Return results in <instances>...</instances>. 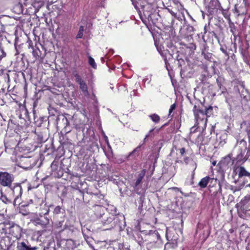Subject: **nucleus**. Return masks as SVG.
Instances as JSON below:
<instances>
[{
  "label": "nucleus",
  "mask_w": 250,
  "mask_h": 250,
  "mask_svg": "<svg viewBox=\"0 0 250 250\" xmlns=\"http://www.w3.org/2000/svg\"><path fill=\"white\" fill-rule=\"evenodd\" d=\"M236 148L238 150L236 157L237 160L238 162L244 163L250 155V139H249L248 146L247 142L244 140L238 141Z\"/></svg>",
  "instance_id": "f257e3e1"
},
{
  "label": "nucleus",
  "mask_w": 250,
  "mask_h": 250,
  "mask_svg": "<svg viewBox=\"0 0 250 250\" xmlns=\"http://www.w3.org/2000/svg\"><path fill=\"white\" fill-rule=\"evenodd\" d=\"M239 213H246L250 210V195H247L241 199V201L236 205Z\"/></svg>",
  "instance_id": "f03ea898"
},
{
  "label": "nucleus",
  "mask_w": 250,
  "mask_h": 250,
  "mask_svg": "<svg viewBox=\"0 0 250 250\" xmlns=\"http://www.w3.org/2000/svg\"><path fill=\"white\" fill-rule=\"evenodd\" d=\"M12 182V177L7 172H0V184L3 186H9Z\"/></svg>",
  "instance_id": "7ed1b4c3"
},
{
  "label": "nucleus",
  "mask_w": 250,
  "mask_h": 250,
  "mask_svg": "<svg viewBox=\"0 0 250 250\" xmlns=\"http://www.w3.org/2000/svg\"><path fill=\"white\" fill-rule=\"evenodd\" d=\"M76 82L80 85V88L83 92V94L86 95L88 94L87 86L85 83L81 79L78 74L75 75Z\"/></svg>",
  "instance_id": "20e7f679"
},
{
  "label": "nucleus",
  "mask_w": 250,
  "mask_h": 250,
  "mask_svg": "<svg viewBox=\"0 0 250 250\" xmlns=\"http://www.w3.org/2000/svg\"><path fill=\"white\" fill-rule=\"evenodd\" d=\"M238 172L239 177L247 176L250 179V173L247 171L243 167H235L233 169V172Z\"/></svg>",
  "instance_id": "39448f33"
},
{
  "label": "nucleus",
  "mask_w": 250,
  "mask_h": 250,
  "mask_svg": "<svg viewBox=\"0 0 250 250\" xmlns=\"http://www.w3.org/2000/svg\"><path fill=\"white\" fill-rule=\"evenodd\" d=\"M232 164V163L231 162V158L229 156H228L222 160L220 162L219 165L222 169H226L229 164L231 165Z\"/></svg>",
  "instance_id": "423d86ee"
},
{
  "label": "nucleus",
  "mask_w": 250,
  "mask_h": 250,
  "mask_svg": "<svg viewBox=\"0 0 250 250\" xmlns=\"http://www.w3.org/2000/svg\"><path fill=\"white\" fill-rule=\"evenodd\" d=\"M19 145V142H18L17 141L14 139L11 138L9 141H7L5 143V146L6 148L9 147L10 148H15L17 146H18Z\"/></svg>",
  "instance_id": "0eeeda50"
},
{
  "label": "nucleus",
  "mask_w": 250,
  "mask_h": 250,
  "mask_svg": "<svg viewBox=\"0 0 250 250\" xmlns=\"http://www.w3.org/2000/svg\"><path fill=\"white\" fill-rule=\"evenodd\" d=\"M44 0H30V3L36 9L39 10L44 3Z\"/></svg>",
  "instance_id": "6e6552de"
},
{
  "label": "nucleus",
  "mask_w": 250,
  "mask_h": 250,
  "mask_svg": "<svg viewBox=\"0 0 250 250\" xmlns=\"http://www.w3.org/2000/svg\"><path fill=\"white\" fill-rule=\"evenodd\" d=\"M213 180V179H212V178H210L209 177H208V176L202 178L201 180V181L199 182V186L202 188H204L206 187V186H207L208 183L209 182V181L210 180Z\"/></svg>",
  "instance_id": "1a4fd4ad"
},
{
  "label": "nucleus",
  "mask_w": 250,
  "mask_h": 250,
  "mask_svg": "<svg viewBox=\"0 0 250 250\" xmlns=\"http://www.w3.org/2000/svg\"><path fill=\"white\" fill-rule=\"evenodd\" d=\"M88 63L94 69L96 68L97 65L93 58L91 56L88 57Z\"/></svg>",
  "instance_id": "9d476101"
},
{
  "label": "nucleus",
  "mask_w": 250,
  "mask_h": 250,
  "mask_svg": "<svg viewBox=\"0 0 250 250\" xmlns=\"http://www.w3.org/2000/svg\"><path fill=\"white\" fill-rule=\"evenodd\" d=\"M145 171L143 170L141 174H139V177L136 182L135 186H137L141 182L144 176L145 175Z\"/></svg>",
  "instance_id": "9b49d317"
},
{
  "label": "nucleus",
  "mask_w": 250,
  "mask_h": 250,
  "mask_svg": "<svg viewBox=\"0 0 250 250\" xmlns=\"http://www.w3.org/2000/svg\"><path fill=\"white\" fill-rule=\"evenodd\" d=\"M244 185H245L244 183H242L238 186L232 187L231 189L233 191V192H235L237 191H239L243 188V187L244 186Z\"/></svg>",
  "instance_id": "f8f14e48"
},
{
  "label": "nucleus",
  "mask_w": 250,
  "mask_h": 250,
  "mask_svg": "<svg viewBox=\"0 0 250 250\" xmlns=\"http://www.w3.org/2000/svg\"><path fill=\"white\" fill-rule=\"evenodd\" d=\"M150 119L155 123H157L160 121V117L155 114L149 116Z\"/></svg>",
  "instance_id": "ddd939ff"
},
{
  "label": "nucleus",
  "mask_w": 250,
  "mask_h": 250,
  "mask_svg": "<svg viewBox=\"0 0 250 250\" xmlns=\"http://www.w3.org/2000/svg\"><path fill=\"white\" fill-rule=\"evenodd\" d=\"M177 247V242H173V243H167L165 245V249L166 248H171L174 249Z\"/></svg>",
  "instance_id": "4468645a"
},
{
  "label": "nucleus",
  "mask_w": 250,
  "mask_h": 250,
  "mask_svg": "<svg viewBox=\"0 0 250 250\" xmlns=\"http://www.w3.org/2000/svg\"><path fill=\"white\" fill-rule=\"evenodd\" d=\"M19 4L21 7L23 6H27L28 4H30V0H19Z\"/></svg>",
  "instance_id": "2eb2a0df"
},
{
  "label": "nucleus",
  "mask_w": 250,
  "mask_h": 250,
  "mask_svg": "<svg viewBox=\"0 0 250 250\" xmlns=\"http://www.w3.org/2000/svg\"><path fill=\"white\" fill-rule=\"evenodd\" d=\"M27 247L28 246H27L26 244L23 242H21L20 245L18 246V248L20 250H26Z\"/></svg>",
  "instance_id": "dca6fc26"
},
{
  "label": "nucleus",
  "mask_w": 250,
  "mask_h": 250,
  "mask_svg": "<svg viewBox=\"0 0 250 250\" xmlns=\"http://www.w3.org/2000/svg\"><path fill=\"white\" fill-rule=\"evenodd\" d=\"M83 27L81 26L80 28L79 32L77 35V38H82L83 36Z\"/></svg>",
  "instance_id": "f3484780"
},
{
  "label": "nucleus",
  "mask_w": 250,
  "mask_h": 250,
  "mask_svg": "<svg viewBox=\"0 0 250 250\" xmlns=\"http://www.w3.org/2000/svg\"><path fill=\"white\" fill-rule=\"evenodd\" d=\"M39 52H40L39 49H34L33 51V55L36 59H37L39 57L38 54Z\"/></svg>",
  "instance_id": "a211bd4d"
},
{
  "label": "nucleus",
  "mask_w": 250,
  "mask_h": 250,
  "mask_svg": "<svg viewBox=\"0 0 250 250\" xmlns=\"http://www.w3.org/2000/svg\"><path fill=\"white\" fill-rule=\"evenodd\" d=\"M176 108V104H172L171 105L170 108L169 109V116L171 115V113L172 111L175 109Z\"/></svg>",
  "instance_id": "6ab92c4d"
},
{
  "label": "nucleus",
  "mask_w": 250,
  "mask_h": 250,
  "mask_svg": "<svg viewBox=\"0 0 250 250\" xmlns=\"http://www.w3.org/2000/svg\"><path fill=\"white\" fill-rule=\"evenodd\" d=\"M15 191H19L20 194L21 195V187H17L15 188L13 190V192L14 193Z\"/></svg>",
  "instance_id": "aec40b11"
},
{
  "label": "nucleus",
  "mask_w": 250,
  "mask_h": 250,
  "mask_svg": "<svg viewBox=\"0 0 250 250\" xmlns=\"http://www.w3.org/2000/svg\"><path fill=\"white\" fill-rule=\"evenodd\" d=\"M1 199L2 201L5 203L8 202V200L5 196L2 195Z\"/></svg>",
  "instance_id": "412c9836"
},
{
  "label": "nucleus",
  "mask_w": 250,
  "mask_h": 250,
  "mask_svg": "<svg viewBox=\"0 0 250 250\" xmlns=\"http://www.w3.org/2000/svg\"><path fill=\"white\" fill-rule=\"evenodd\" d=\"M1 51L2 54L0 56V60L6 56V53L4 52L3 50L1 49Z\"/></svg>",
  "instance_id": "4be33fe9"
},
{
  "label": "nucleus",
  "mask_w": 250,
  "mask_h": 250,
  "mask_svg": "<svg viewBox=\"0 0 250 250\" xmlns=\"http://www.w3.org/2000/svg\"><path fill=\"white\" fill-rule=\"evenodd\" d=\"M180 153L181 155H183L185 152V149L184 148H181L179 149Z\"/></svg>",
  "instance_id": "5701e85b"
},
{
  "label": "nucleus",
  "mask_w": 250,
  "mask_h": 250,
  "mask_svg": "<svg viewBox=\"0 0 250 250\" xmlns=\"http://www.w3.org/2000/svg\"><path fill=\"white\" fill-rule=\"evenodd\" d=\"M37 249V247L31 248V247L28 246L26 250H36Z\"/></svg>",
  "instance_id": "b1692460"
},
{
  "label": "nucleus",
  "mask_w": 250,
  "mask_h": 250,
  "mask_svg": "<svg viewBox=\"0 0 250 250\" xmlns=\"http://www.w3.org/2000/svg\"><path fill=\"white\" fill-rule=\"evenodd\" d=\"M170 189H172V190H174L175 191H180V189L177 187H172V188H170Z\"/></svg>",
  "instance_id": "393cba45"
},
{
  "label": "nucleus",
  "mask_w": 250,
  "mask_h": 250,
  "mask_svg": "<svg viewBox=\"0 0 250 250\" xmlns=\"http://www.w3.org/2000/svg\"><path fill=\"white\" fill-rule=\"evenodd\" d=\"M153 130V129H151L149 131V133H150L151 132H152ZM149 136V134H147L146 136V137L145 138V140H146V138H147L148 136Z\"/></svg>",
  "instance_id": "a878e982"
},
{
  "label": "nucleus",
  "mask_w": 250,
  "mask_h": 250,
  "mask_svg": "<svg viewBox=\"0 0 250 250\" xmlns=\"http://www.w3.org/2000/svg\"><path fill=\"white\" fill-rule=\"evenodd\" d=\"M194 115H195V118L198 121L199 120V115H197V114L196 113V112H194Z\"/></svg>",
  "instance_id": "bb28decb"
},
{
  "label": "nucleus",
  "mask_w": 250,
  "mask_h": 250,
  "mask_svg": "<svg viewBox=\"0 0 250 250\" xmlns=\"http://www.w3.org/2000/svg\"><path fill=\"white\" fill-rule=\"evenodd\" d=\"M107 220H108V223L111 222L112 221V218H108Z\"/></svg>",
  "instance_id": "cd10ccee"
},
{
  "label": "nucleus",
  "mask_w": 250,
  "mask_h": 250,
  "mask_svg": "<svg viewBox=\"0 0 250 250\" xmlns=\"http://www.w3.org/2000/svg\"><path fill=\"white\" fill-rule=\"evenodd\" d=\"M216 164V161H213V162H212V165H213V166H215Z\"/></svg>",
  "instance_id": "c85d7f7f"
},
{
  "label": "nucleus",
  "mask_w": 250,
  "mask_h": 250,
  "mask_svg": "<svg viewBox=\"0 0 250 250\" xmlns=\"http://www.w3.org/2000/svg\"><path fill=\"white\" fill-rule=\"evenodd\" d=\"M102 208L100 206H97V209H101Z\"/></svg>",
  "instance_id": "c756f323"
},
{
  "label": "nucleus",
  "mask_w": 250,
  "mask_h": 250,
  "mask_svg": "<svg viewBox=\"0 0 250 250\" xmlns=\"http://www.w3.org/2000/svg\"><path fill=\"white\" fill-rule=\"evenodd\" d=\"M200 113L202 115L204 116V114H203V112H202V111H200Z\"/></svg>",
  "instance_id": "7c9ffc66"
},
{
  "label": "nucleus",
  "mask_w": 250,
  "mask_h": 250,
  "mask_svg": "<svg viewBox=\"0 0 250 250\" xmlns=\"http://www.w3.org/2000/svg\"><path fill=\"white\" fill-rule=\"evenodd\" d=\"M247 186V187H250V184H249V185H248Z\"/></svg>",
  "instance_id": "2f4dec72"
},
{
  "label": "nucleus",
  "mask_w": 250,
  "mask_h": 250,
  "mask_svg": "<svg viewBox=\"0 0 250 250\" xmlns=\"http://www.w3.org/2000/svg\"><path fill=\"white\" fill-rule=\"evenodd\" d=\"M166 234H167V230H166Z\"/></svg>",
  "instance_id": "473e14b6"
}]
</instances>
